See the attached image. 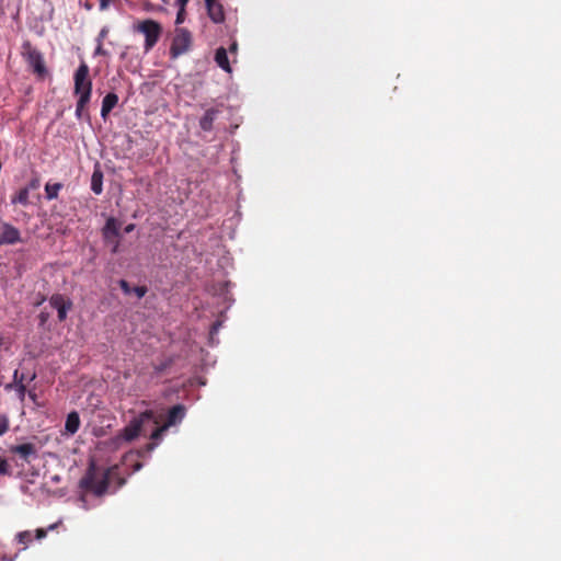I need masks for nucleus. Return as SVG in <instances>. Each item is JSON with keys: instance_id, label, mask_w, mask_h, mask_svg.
<instances>
[{"instance_id": "nucleus-1", "label": "nucleus", "mask_w": 561, "mask_h": 561, "mask_svg": "<svg viewBox=\"0 0 561 561\" xmlns=\"http://www.w3.org/2000/svg\"><path fill=\"white\" fill-rule=\"evenodd\" d=\"M115 468L107 470L101 478L96 477L93 467L90 468L88 474L81 480L80 485L85 491L96 496L103 495L108 486V479L114 473Z\"/></svg>"}, {"instance_id": "nucleus-2", "label": "nucleus", "mask_w": 561, "mask_h": 561, "mask_svg": "<svg viewBox=\"0 0 561 561\" xmlns=\"http://www.w3.org/2000/svg\"><path fill=\"white\" fill-rule=\"evenodd\" d=\"M152 419V412L146 411L139 414L137 417H134L129 422V424L125 428H123L118 434L121 435L125 443H130L140 435L142 426Z\"/></svg>"}, {"instance_id": "nucleus-3", "label": "nucleus", "mask_w": 561, "mask_h": 561, "mask_svg": "<svg viewBox=\"0 0 561 561\" xmlns=\"http://www.w3.org/2000/svg\"><path fill=\"white\" fill-rule=\"evenodd\" d=\"M75 94L83 98L87 93V100L91 99L92 82L89 79V67L82 62L75 72Z\"/></svg>"}, {"instance_id": "nucleus-4", "label": "nucleus", "mask_w": 561, "mask_h": 561, "mask_svg": "<svg viewBox=\"0 0 561 561\" xmlns=\"http://www.w3.org/2000/svg\"><path fill=\"white\" fill-rule=\"evenodd\" d=\"M192 36L191 33L182 27L175 30V35L172 41V45L170 48V54L172 58H178L179 56L185 54L191 46Z\"/></svg>"}, {"instance_id": "nucleus-5", "label": "nucleus", "mask_w": 561, "mask_h": 561, "mask_svg": "<svg viewBox=\"0 0 561 561\" xmlns=\"http://www.w3.org/2000/svg\"><path fill=\"white\" fill-rule=\"evenodd\" d=\"M138 31L146 37L145 49L150 50L158 42L161 34V26L152 20H146L138 25Z\"/></svg>"}, {"instance_id": "nucleus-6", "label": "nucleus", "mask_w": 561, "mask_h": 561, "mask_svg": "<svg viewBox=\"0 0 561 561\" xmlns=\"http://www.w3.org/2000/svg\"><path fill=\"white\" fill-rule=\"evenodd\" d=\"M20 241V231L10 224L0 221V247Z\"/></svg>"}, {"instance_id": "nucleus-7", "label": "nucleus", "mask_w": 561, "mask_h": 561, "mask_svg": "<svg viewBox=\"0 0 561 561\" xmlns=\"http://www.w3.org/2000/svg\"><path fill=\"white\" fill-rule=\"evenodd\" d=\"M10 450L12 454L18 455L21 459H23L26 462H31L33 459L37 457V449L35 445L31 443H24L12 446Z\"/></svg>"}, {"instance_id": "nucleus-8", "label": "nucleus", "mask_w": 561, "mask_h": 561, "mask_svg": "<svg viewBox=\"0 0 561 561\" xmlns=\"http://www.w3.org/2000/svg\"><path fill=\"white\" fill-rule=\"evenodd\" d=\"M49 304L57 310L59 321H64L67 318L68 310L71 308V301L61 295H53Z\"/></svg>"}, {"instance_id": "nucleus-9", "label": "nucleus", "mask_w": 561, "mask_h": 561, "mask_svg": "<svg viewBox=\"0 0 561 561\" xmlns=\"http://www.w3.org/2000/svg\"><path fill=\"white\" fill-rule=\"evenodd\" d=\"M209 19L214 23H222L225 21V12L222 4L217 0H204Z\"/></svg>"}, {"instance_id": "nucleus-10", "label": "nucleus", "mask_w": 561, "mask_h": 561, "mask_svg": "<svg viewBox=\"0 0 561 561\" xmlns=\"http://www.w3.org/2000/svg\"><path fill=\"white\" fill-rule=\"evenodd\" d=\"M27 61L35 72L42 75L45 72L43 58L37 50H30L27 53Z\"/></svg>"}, {"instance_id": "nucleus-11", "label": "nucleus", "mask_w": 561, "mask_h": 561, "mask_svg": "<svg viewBox=\"0 0 561 561\" xmlns=\"http://www.w3.org/2000/svg\"><path fill=\"white\" fill-rule=\"evenodd\" d=\"M117 103L118 96L115 93H107L102 101L101 116L105 119Z\"/></svg>"}, {"instance_id": "nucleus-12", "label": "nucleus", "mask_w": 561, "mask_h": 561, "mask_svg": "<svg viewBox=\"0 0 561 561\" xmlns=\"http://www.w3.org/2000/svg\"><path fill=\"white\" fill-rule=\"evenodd\" d=\"M184 415H185L184 407L181 404L174 405L169 411L168 421L164 425H168V428H169L170 426H173V425L178 424L179 422H181L183 420Z\"/></svg>"}, {"instance_id": "nucleus-13", "label": "nucleus", "mask_w": 561, "mask_h": 561, "mask_svg": "<svg viewBox=\"0 0 561 561\" xmlns=\"http://www.w3.org/2000/svg\"><path fill=\"white\" fill-rule=\"evenodd\" d=\"M215 61L218 65V67H220L222 70H225L226 72H229V73L231 72V67L229 64L226 48H224V47L217 48V50L215 53Z\"/></svg>"}, {"instance_id": "nucleus-14", "label": "nucleus", "mask_w": 561, "mask_h": 561, "mask_svg": "<svg viewBox=\"0 0 561 561\" xmlns=\"http://www.w3.org/2000/svg\"><path fill=\"white\" fill-rule=\"evenodd\" d=\"M80 426V417L77 412H70L66 419L65 431L68 435L77 433Z\"/></svg>"}, {"instance_id": "nucleus-15", "label": "nucleus", "mask_w": 561, "mask_h": 561, "mask_svg": "<svg viewBox=\"0 0 561 561\" xmlns=\"http://www.w3.org/2000/svg\"><path fill=\"white\" fill-rule=\"evenodd\" d=\"M218 111L215 108H209L205 112L203 117L199 121V126L203 130L209 131L213 128V123L216 119Z\"/></svg>"}, {"instance_id": "nucleus-16", "label": "nucleus", "mask_w": 561, "mask_h": 561, "mask_svg": "<svg viewBox=\"0 0 561 561\" xmlns=\"http://www.w3.org/2000/svg\"><path fill=\"white\" fill-rule=\"evenodd\" d=\"M119 222L114 218H108L103 229L104 237L106 239L118 237Z\"/></svg>"}, {"instance_id": "nucleus-17", "label": "nucleus", "mask_w": 561, "mask_h": 561, "mask_svg": "<svg viewBox=\"0 0 561 561\" xmlns=\"http://www.w3.org/2000/svg\"><path fill=\"white\" fill-rule=\"evenodd\" d=\"M90 102V100H87V94L83 95V98H78V101H77V106H76V117L81 119L83 117H89L88 114L85 113V106L88 105V103Z\"/></svg>"}, {"instance_id": "nucleus-18", "label": "nucleus", "mask_w": 561, "mask_h": 561, "mask_svg": "<svg viewBox=\"0 0 561 561\" xmlns=\"http://www.w3.org/2000/svg\"><path fill=\"white\" fill-rule=\"evenodd\" d=\"M157 447V443L147 444L144 449H140L136 453L137 457H144L146 453H151ZM135 454L133 451L128 453L124 457V463L127 465L130 458H134Z\"/></svg>"}, {"instance_id": "nucleus-19", "label": "nucleus", "mask_w": 561, "mask_h": 561, "mask_svg": "<svg viewBox=\"0 0 561 561\" xmlns=\"http://www.w3.org/2000/svg\"><path fill=\"white\" fill-rule=\"evenodd\" d=\"M62 184L61 183H47L45 185V192H46V198L47 199H54L57 198L59 191L61 190Z\"/></svg>"}, {"instance_id": "nucleus-20", "label": "nucleus", "mask_w": 561, "mask_h": 561, "mask_svg": "<svg viewBox=\"0 0 561 561\" xmlns=\"http://www.w3.org/2000/svg\"><path fill=\"white\" fill-rule=\"evenodd\" d=\"M19 370L14 371L13 379H14V387L18 393V397L21 401L24 400L26 394V387L24 383H22V379H18Z\"/></svg>"}, {"instance_id": "nucleus-21", "label": "nucleus", "mask_w": 561, "mask_h": 561, "mask_svg": "<svg viewBox=\"0 0 561 561\" xmlns=\"http://www.w3.org/2000/svg\"><path fill=\"white\" fill-rule=\"evenodd\" d=\"M124 443H125L124 439L121 437L119 434H117L116 436L104 442V445L106 446V448L108 450L115 451V450L119 449Z\"/></svg>"}, {"instance_id": "nucleus-22", "label": "nucleus", "mask_w": 561, "mask_h": 561, "mask_svg": "<svg viewBox=\"0 0 561 561\" xmlns=\"http://www.w3.org/2000/svg\"><path fill=\"white\" fill-rule=\"evenodd\" d=\"M13 204H22L27 205L28 204V188H22L19 191V193L12 198Z\"/></svg>"}, {"instance_id": "nucleus-23", "label": "nucleus", "mask_w": 561, "mask_h": 561, "mask_svg": "<svg viewBox=\"0 0 561 561\" xmlns=\"http://www.w3.org/2000/svg\"><path fill=\"white\" fill-rule=\"evenodd\" d=\"M91 188L95 194L102 193V175L94 172L92 175Z\"/></svg>"}, {"instance_id": "nucleus-24", "label": "nucleus", "mask_w": 561, "mask_h": 561, "mask_svg": "<svg viewBox=\"0 0 561 561\" xmlns=\"http://www.w3.org/2000/svg\"><path fill=\"white\" fill-rule=\"evenodd\" d=\"M167 430H168V425H162V426H160V427L156 428V430L153 431V433L151 434V438H152L153 440H159V439H161V438H162V436H163V434H164V432H165Z\"/></svg>"}, {"instance_id": "nucleus-25", "label": "nucleus", "mask_w": 561, "mask_h": 561, "mask_svg": "<svg viewBox=\"0 0 561 561\" xmlns=\"http://www.w3.org/2000/svg\"><path fill=\"white\" fill-rule=\"evenodd\" d=\"M9 428V421L5 415L0 414V436L3 435Z\"/></svg>"}, {"instance_id": "nucleus-26", "label": "nucleus", "mask_w": 561, "mask_h": 561, "mask_svg": "<svg viewBox=\"0 0 561 561\" xmlns=\"http://www.w3.org/2000/svg\"><path fill=\"white\" fill-rule=\"evenodd\" d=\"M147 293V288L145 286H136L133 287L131 294H135L137 298H142Z\"/></svg>"}, {"instance_id": "nucleus-27", "label": "nucleus", "mask_w": 561, "mask_h": 561, "mask_svg": "<svg viewBox=\"0 0 561 561\" xmlns=\"http://www.w3.org/2000/svg\"><path fill=\"white\" fill-rule=\"evenodd\" d=\"M107 34H108V27L103 26L96 37V44H102L103 39L107 36Z\"/></svg>"}, {"instance_id": "nucleus-28", "label": "nucleus", "mask_w": 561, "mask_h": 561, "mask_svg": "<svg viewBox=\"0 0 561 561\" xmlns=\"http://www.w3.org/2000/svg\"><path fill=\"white\" fill-rule=\"evenodd\" d=\"M119 286H121L122 290L124 291V294H126V295L131 294L133 287L129 286L128 282L122 279V280H119Z\"/></svg>"}, {"instance_id": "nucleus-29", "label": "nucleus", "mask_w": 561, "mask_h": 561, "mask_svg": "<svg viewBox=\"0 0 561 561\" xmlns=\"http://www.w3.org/2000/svg\"><path fill=\"white\" fill-rule=\"evenodd\" d=\"M108 51L103 48L102 44H96L94 56H107Z\"/></svg>"}, {"instance_id": "nucleus-30", "label": "nucleus", "mask_w": 561, "mask_h": 561, "mask_svg": "<svg viewBox=\"0 0 561 561\" xmlns=\"http://www.w3.org/2000/svg\"><path fill=\"white\" fill-rule=\"evenodd\" d=\"M31 533L30 531H23L18 534V539L20 542H26L30 540Z\"/></svg>"}, {"instance_id": "nucleus-31", "label": "nucleus", "mask_w": 561, "mask_h": 561, "mask_svg": "<svg viewBox=\"0 0 561 561\" xmlns=\"http://www.w3.org/2000/svg\"><path fill=\"white\" fill-rule=\"evenodd\" d=\"M184 14H185V8H181L179 9V12H178V15H176V20H175V23L176 24H181L183 23L184 21Z\"/></svg>"}, {"instance_id": "nucleus-32", "label": "nucleus", "mask_w": 561, "mask_h": 561, "mask_svg": "<svg viewBox=\"0 0 561 561\" xmlns=\"http://www.w3.org/2000/svg\"><path fill=\"white\" fill-rule=\"evenodd\" d=\"M39 185H41L39 180L38 179H33V180L30 181L28 185L25 188H28V191L30 190H36V188L39 187Z\"/></svg>"}, {"instance_id": "nucleus-33", "label": "nucleus", "mask_w": 561, "mask_h": 561, "mask_svg": "<svg viewBox=\"0 0 561 561\" xmlns=\"http://www.w3.org/2000/svg\"><path fill=\"white\" fill-rule=\"evenodd\" d=\"M113 0H100V9L106 10Z\"/></svg>"}, {"instance_id": "nucleus-34", "label": "nucleus", "mask_w": 561, "mask_h": 561, "mask_svg": "<svg viewBox=\"0 0 561 561\" xmlns=\"http://www.w3.org/2000/svg\"><path fill=\"white\" fill-rule=\"evenodd\" d=\"M46 534H47V530H46V529L38 528V529L36 530V538H37V539H42V538H44V537L46 536Z\"/></svg>"}, {"instance_id": "nucleus-35", "label": "nucleus", "mask_w": 561, "mask_h": 561, "mask_svg": "<svg viewBox=\"0 0 561 561\" xmlns=\"http://www.w3.org/2000/svg\"><path fill=\"white\" fill-rule=\"evenodd\" d=\"M7 472V462L5 461H0V473H5Z\"/></svg>"}, {"instance_id": "nucleus-36", "label": "nucleus", "mask_w": 561, "mask_h": 561, "mask_svg": "<svg viewBox=\"0 0 561 561\" xmlns=\"http://www.w3.org/2000/svg\"><path fill=\"white\" fill-rule=\"evenodd\" d=\"M237 49H238V44L236 42H233L230 47H229V50L230 53L232 54H236L237 53Z\"/></svg>"}, {"instance_id": "nucleus-37", "label": "nucleus", "mask_w": 561, "mask_h": 561, "mask_svg": "<svg viewBox=\"0 0 561 561\" xmlns=\"http://www.w3.org/2000/svg\"><path fill=\"white\" fill-rule=\"evenodd\" d=\"M141 468H142V463H141V462H136V463L134 465L133 472H137V471H139Z\"/></svg>"}, {"instance_id": "nucleus-38", "label": "nucleus", "mask_w": 561, "mask_h": 561, "mask_svg": "<svg viewBox=\"0 0 561 561\" xmlns=\"http://www.w3.org/2000/svg\"><path fill=\"white\" fill-rule=\"evenodd\" d=\"M188 0H176V4L181 8H185Z\"/></svg>"}, {"instance_id": "nucleus-39", "label": "nucleus", "mask_w": 561, "mask_h": 561, "mask_svg": "<svg viewBox=\"0 0 561 561\" xmlns=\"http://www.w3.org/2000/svg\"><path fill=\"white\" fill-rule=\"evenodd\" d=\"M134 228H135V225H134V224H130V225H128V226H126V227H125V232H126V233H129V232H131V231L134 230Z\"/></svg>"}, {"instance_id": "nucleus-40", "label": "nucleus", "mask_w": 561, "mask_h": 561, "mask_svg": "<svg viewBox=\"0 0 561 561\" xmlns=\"http://www.w3.org/2000/svg\"><path fill=\"white\" fill-rule=\"evenodd\" d=\"M27 394H28L30 399L35 402L36 394L33 391H28Z\"/></svg>"}, {"instance_id": "nucleus-41", "label": "nucleus", "mask_w": 561, "mask_h": 561, "mask_svg": "<svg viewBox=\"0 0 561 561\" xmlns=\"http://www.w3.org/2000/svg\"><path fill=\"white\" fill-rule=\"evenodd\" d=\"M18 379H22V383H24V380H25L24 374L23 373L22 374L19 373Z\"/></svg>"}, {"instance_id": "nucleus-42", "label": "nucleus", "mask_w": 561, "mask_h": 561, "mask_svg": "<svg viewBox=\"0 0 561 561\" xmlns=\"http://www.w3.org/2000/svg\"><path fill=\"white\" fill-rule=\"evenodd\" d=\"M58 524H53L50 525L46 530H53L57 527Z\"/></svg>"}, {"instance_id": "nucleus-43", "label": "nucleus", "mask_w": 561, "mask_h": 561, "mask_svg": "<svg viewBox=\"0 0 561 561\" xmlns=\"http://www.w3.org/2000/svg\"><path fill=\"white\" fill-rule=\"evenodd\" d=\"M35 379V374H32L30 377H28V380L32 381Z\"/></svg>"}, {"instance_id": "nucleus-44", "label": "nucleus", "mask_w": 561, "mask_h": 561, "mask_svg": "<svg viewBox=\"0 0 561 561\" xmlns=\"http://www.w3.org/2000/svg\"><path fill=\"white\" fill-rule=\"evenodd\" d=\"M213 330H214V331H217V330H218V324H215V325L213 327Z\"/></svg>"}]
</instances>
